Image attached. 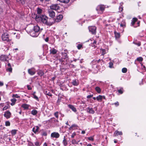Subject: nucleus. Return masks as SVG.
<instances>
[{
    "instance_id": "1",
    "label": "nucleus",
    "mask_w": 146,
    "mask_h": 146,
    "mask_svg": "<svg viewBox=\"0 0 146 146\" xmlns=\"http://www.w3.org/2000/svg\"><path fill=\"white\" fill-rule=\"evenodd\" d=\"M35 19L36 21H41L44 24L47 25L51 26L54 24L53 22H48V18L45 15L41 16L36 15Z\"/></svg>"
},
{
    "instance_id": "2",
    "label": "nucleus",
    "mask_w": 146,
    "mask_h": 146,
    "mask_svg": "<svg viewBox=\"0 0 146 146\" xmlns=\"http://www.w3.org/2000/svg\"><path fill=\"white\" fill-rule=\"evenodd\" d=\"M42 30V29L41 28L40 29V27L38 25H36L34 27L33 29V31L31 32L30 35L32 36L36 37L38 35L36 33H38L39 31Z\"/></svg>"
},
{
    "instance_id": "3",
    "label": "nucleus",
    "mask_w": 146,
    "mask_h": 146,
    "mask_svg": "<svg viewBox=\"0 0 146 146\" xmlns=\"http://www.w3.org/2000/svg\"><path fill=\"white\" fill-rule=\"evenodd\" d=\"M1 38L3 41H6L7 42L9 41V35L7 33H4L2 34Z\"/></svg>"
},
{
    "instance_id": "4",
    "label": "nucleus",
    "mask_w": 146,
    "mask_h": 146,
    "mask_svg": "<svg viewBox=\"0 0 146 146\" xmlns=\"http://www.w3.org/2000/svg\"><path fill=\"white\" fill-rule=\"evenodd\" d=\"M105 7L104 5H98L96 9V10L100 13H102L104 11Z\"/></svg>"
},
{
    "instance_id": "5",
    "label": "nucleus",
    "mask_w": 146,
    "mask_h": 146,
    "mask_svg": "<svg viewBox=\"0 0 146 146\" xmlns=\"http://www.w3.org/2000/svg\"><path fill=\"white\" fill-rule=\"evenodd\" d=\"M48 13L49 17L51 18H54L55 15V12L51 9H48Z\"/></svg>"
},
{
    "instance_id": "6",
    "label": "nucleus",
    "mask_w": 146,
    "mask_h": 146,
    "mask_svg": "<svg viewBox=\"0 0 146 146\" xmlns=\"http://www.w3.org/2000/svg\"><path fill=\"white\" fill-rule=\"evenodd\" d=\"M89 31L92 34H95L96 32V27L95 26H90L88 27Z\"/></svg>"
},
{
    "instance_id": "7",
    "label": "nucleus",
    "mask_w": 146,
    "mask_h": 146,
    "mask_svg": "<svg viewBox=\"0 0 146 146\" xmlns=\"http://www.w3.org/2000/svg\"><path fill=\"white\" fill-rule=\"evenodd\" d=\"M63 18V16L61 15H58L57 16L56 19H54V23L55 22L58 23L61 21Z\"/></svg>"
},
{
    "instance_id": "8",
    "label": "nucleus",
    "mask_w": 146,
    "mask_h": 146,
    "mask_svg": "<svg viewBox=\"0 0 146 146\" xmlns=\"http://www.w3.org/2000/svg\"><path fill=\"white\" fill-rule=\"evenodd\" d=\"M59 8L60 7L58 4H53L50 6V9H49L56 10L59 9Z\"/></svg>"
},
{
    "instance_id": "9",
    "label": "nucleus",
    "mask_w": 146,
    "mask_h": 146,
    "mask_svg": "<svg viewBox=\"0 0 146 146\" xmlns=\"http://www.w3.org/2000/svg\"><path fill=\"white\" fill-rule=\"evenodd\" d=\"M28 71L29 74L31 75H34L36 73L35 69L34 68L29 69L28 70Z\"/></svg>"
},
{
    "instance_id": "10",
    "label": "nucleus",
    "mask_w": 146,
    "mask_h": 146,
    "mask_svg": "<svg viewBox=\"0 0 146 146\" xmlns=\"http://www.w3.org/2000/svg\"><path fill=\"white\" fill-rule=\"evenodd\" d=\"M59 136V134L58 133L56 132L52 133L51 134V137L53 138L55 137L57 138H58Z\"/></svg>"
},
{
    "instance_id": "11",
    "label": "nucleus",
    "mask_w": 146,
    "mask_h": 146,
    "mask_svg": "<svg viewBox=\"0 0 146 146\" xmlns=\"http://www.w3.org/2000/svg\"><path fill=\"white\" fill-rule=\"evenodd\" d=\"M11 115V113L10 112L8 111L5 112L4 115L5 117H6L7 119H8L10 117Z\"/></svg>"
},
{
    "instance_id": "12",
    "label": "nucleus",
    "mask_w": 146,
    "mask_h": 146,
    "mask_svg": "<svg viewBox=\"0 0 146 146\" xmlns=\"http://www.w3.org/2000/svg\"><path fill=\"white\" fill-rule=\"evenodd\" d=\"M37 14L36 15H35L34 14L35 16H34L33 17H36V15H39V16H41V14L42 13V10L39 8L38 7L37 8Z\"/></svg>"
},
{
    "instance_id": "13",
    "label": "nucleus",
    "mask_w": 146,
    "mask_h": 146,
    "mask_svg": "<svg viewBox=\"0 0 146 146\" xmlns=\"http://www.w3.org/2000/svg\"><path fill=\"white\" fill-rule=\"evenodd\" d=\"M87 112L89 113L93 114L95 113V111L92 108H87Z\"/></svg>"
},
{
    "instance_id": "14",
    "label": "nucleus",
    "mask_w": 146,
    "mask_h": 146,
    "mask_svg": "<svg viewBox=\"0 0 146 146\" xmlns=\"http://www.w3.org/2000/svg\"><path fill=\"white\" fill-rule=\"evenodd\" d=\"M68 107L71 109L73 111L76 112V110L74 107L71 105L69 104L68 106Z\"/></svg>"
},
{
    "instance_id": "15",
    "label": "nucleus",
    "mask_w": 146,
    "mask_h": 146,
    "mask_svg": "<svg viewBox=\"0 0 146 146\" xmlns=\"http://www.w3.org/2000/svg\"><path fill=\"white\" fill-rule=\"evenodd\" d=\"M119 24L121 27L123 28L125 27L126 23L125 20H123Z\"/></svg>"
},
{
    "instance_id": "16",
    "label": "nucleus",
    "mask_w": 146,
    "mask_h": 146,
    "mask_svg": "<svg viewBox=\"0 0 146 146\" xmlns=\"http://www.w3.org/2000/svg\"><path fill=\"white\" fill-rule=\"evenodd\" d=\"M39 129V127L38 126H36L33 128V131L35 133L37 132Z\"/></svg>"
},
{
    "instance_id": "17",
    "label": "nucleus",
    "mask_w": 146,
    "mask_h": 146,
    "mask_svg": "<svg viewBox=\"0 0 146 146\" xmlns=\"http://www.w3.org/2000/svg\"><path fill=\"white\" fill-rule=\"evenodd\" d=\"M57 50L54 48H52V49L50 50V53L54 54L57 53Z\"/></svg>"
},
{
    "instance_id": "18",
    "label": "nucleus",
    "mask_w": 146,
    "mask_h": 146,
    "mask_svg": "<svg viewBox=\"0 0 146 146\" xmlns=\"http://www.w3.org/2000/svg\"><path fill=\"white\" fill-rule=\"evenodd\" d=\"M114 33L115 38L117 39L119 38L120 36V34L119 33H117L116 31L114 32Z\"/></svg>"
},
{
    "instance_id": "19",
    "label": "nucleus",
    "mask_w": 146,
    "mask_h": 146,
    "mask_svg": "<svg viewBox=\"0 0 146 146\" xmlns=\"http://www.w3.org/2000/svg\"><path fill=\"white\" fill-rule=\"evenodd\" d=\"M103 99V97L102 96L99 95L96 97V99L98 101H102Z\"/></svg>"
},
{
    "instance_id": "20",
    "label": "nucleus",
    "mask_w": 146,
    "mask_h": 146,
    "mask_svg": "<svg viewBox=\"0 0 146 146\" xmlns=\"http://www.w3.org/2000/svg\"><path fill=\"white\" fill-rule=\"evenodd\" d=\"M137 21V19L136 18H134L132 20L131 24L132 26H134V25L135 22Z\"/></svg>"
},
{
    "instance_id": "21",
    "label": "nucleus",
    "mask_w": 146,
    "mask_h": 146,
    "mask_svg": "<svg viewBox=\"0 0 146 146\" xmlns=\"http://www.w3.org/2000/svg\"><path fill=\"white\" fill-rule=\"evenodd\" d=\"M21 106L25 109H28L29 107V105L26 104H23Z\"/></svg>"
},
{
    "instance_id": "22",
    "label": "nucleus",
    "mask_w": 146,
    "mask_h": 146,
    "mask_svg": "<svg viewBox=\"0 0 146 146\" xmlns=\"http://www.w3.org/2000/svg\"><path fill=\"white\" fill-rule=\"evenodd\" d=\"M0 60L3 61H5L6 60V56L5 55H1L0 57Z\"/></svg>"
},
{
    "instance_id": "23",
    "label": "nucleus",
    "mask_w": 146,
    "mask_h": 146,
    "mask_svg": "<svg viewBox=\"0 0 146 146\" xmlns=\"http://www.w3.org/2000/svg\"><path fill=\"white\" fill-rule=\"evenodd\" d=\"M11 100L12 102L11 104V105L13 106L15 104V103L17 101V100L15 98H13L11 99Z\"/></svg>"
},
{
    "instance_id": "24",
    "label": "nucleus",
    "mask_w": 146,
    "mask_h": 146,
    "mask_svg": "<svg viewBox=\"0 0 146 146\" xmlns=\"http://www.w3.org/2000/svg\"><path fill=\"white\" fill-rule=\"evenodd\" d=\"M115 136H117L118 135H121L122 134V133L121 131H115Z\"/></svg>"
},
{
    "instance_id": "25",
    "label": "nucleus",
    "mask_w": 146,
    "mask_h": 146,
    "mask_svg": "<svg viewBox=\"0 0 146 146\" xmlns=\"http://www.w3.org/2000/svg\"><path fill=\"white\" fill-rule=\"evenodd\" d=\"M17 2H19L22 5H23L25 3V0H16Z\"/></svg>"
},
{
    "instance_id": "26",
    "label": "nucleus",
    "mask_w": 146,
    "mask_h": 146,
    "mask_svg": "<svg viewBox=\"0 0 146 146\" xmlns=\"http://www.w3.org/2000/svg\"><path fill=\"white\" fill-rule=\"evenodd\" d=\"M63 143L64 146H66L67 145V142L66 139L65 138V137L64 136Z\"/></svg>"
},
{
    "instance_id": "27",
    "label": "nucleus",
    "mask_w": 146,
    "mask_h": 146,
    "mask_svg": "<svg viewBox=\"0 0 146 146\" xmlns=\"http://www.w3.org/2000/svg\"><path fill=\"white\" fill-rule=\"evenodd\" d=\"M59 1L60 2L64 3H67L69 1V0H57Z\"/></svg>"
},
{
    "instance_id": "28",
    "label": "nucleus",
    "mask_w": 146,
    "mask_h": 146,
    "mask_svg": "<svg viewBox=\"0 0 146 146\" xmlns=\"http://www.w3.org/2000/svg\"><path fill=\"white\" fill-rule=\"evenodd\" d=\"M72 84L74 86H76L78 84V82L76 80H73L72 82Z\"/></svg>"
},
{
    "instance_id": "29",
    "label": "nucleus",
    "mask_w": 146,
    "mask_h": 146,
    "mask_svg": "<svg viewBox=\"0 0 146 146\" xmlns=\"http://www.w3.org/2000/svg\"><path fill=\"white\" fill-rule=\"evenodd\" d=\"M37 113V111L36 110H33L31 111V114L33 115H35Z\"/></svg>"
},
{
    "instance_id": "30",
    "label": "nucleus",
    "mask_w": 146,
    "mask_h": 146,
    "mask_svg": "<svg viewBox=\"0 0 146 146\" xmlns=\"http://www.w3.org/2000/svg\"><path fill=\"white\" fill-rule=\"evenodd\" d=\"M96 91L99 93H100L101 91V89L98 87H96L95 88Z\"/></svg>"
},
{
    "instance_id": "31",
    "label": "nucleus",
    "mask_w": 146,
    "mask_h": 146,
    "mask_svg": "<svg viewBox=\"0 0 146 146\" xmlns=\"http://www.w3.org/2000/svg\"><path fill=\"white\" fill-rule=\"evenodd\" d=\"M38 74L40 76H42L44 75V73L42 71L40 70L38 71Z\"/></svg>"
},
{
    "instance_id": "32",
    "label": "nucleus",
    "mask_w": 146,
    "mask_h": 146,
    "mask_svg": "<svg viewBox=\"0 0 146 146\" xmlns=\"http://www.w3.org/2000/svg\"><path fill=\"white\" fill-rule=\"evenodd\" d=\"M17 130L15 129L11 131V133L12 135H15L17 133Z\"/></svg>"
},
{
    "instance_id": "33",
    "label": "nucleus",
    "mask_w": 146,
    "mask_h": 146,
    "mask_svg": "<svg viewBox=\"0 0 146 146\" xmlns=\"http://www.w3.org/2000/svg\"><path fill=\"white\" fill-rule=\"evenodd\" d=\"M44 93L46 94L49 96H52V94L48 91H46Z\"/></svg>"
},
{
    "instance_id": "34",
    "label": "nucleus",
    "mask_w": 146,
    "mask_h": 146,
    "mask_svg": "<svg viewBox=\"0 0 146 146\" xmlns=\"http://www.w3.org/2000/svg\"><path fill=\"white\" fill-rule=\"evenodd\" d=\"M127 71V69L125 68H124L122 69V72L123 73H125Z\"/></svg>"
},
{
    "instance_id": "35",
    "label": "nucleus",
    "mask_w": 146,
    "mask_h": 146,
    "mask_svg": "<svg viewBox=\"0 0 146 146\" xmlns=\"http://www.w3.org/2000/svg\"><path fill=\"white\" fill-rule=\"evenodd\" d=\"M137 60L139 61H142L143 60V58L142 57H140L137 58Z\"/></svg>"
},
{
    "instance_id": "36",
    "label": "nucleus",
    "mask_w": 146,
    "mask_h": 146,
    "mask_svg": "<svg viewBox=\"0 0 146 146\" xmlns=\"http://www.w3.org/2000/svg\"><path fill=\"white\" fill-rule=\"evenodd\" d=\"M82 47V45L81 44H78L77 46L78 49H80Z\"/></svg>"
},
{
    "instance_id": "37",
    "label": "nucleus",
    "mask_w": 146,
    "mask_h": 146,
    "mask_svg": "<svg viewBox=\"0 0 146 146\" xmlns=\"http://www.w3.org/2000/svg\"><path fill=\"white\" fill-rule=\"evenodd\" d=\"M5 124L6 126H9L10 125V122L8 121H6Z\"/></svg>"
},
{
    "instance_id": "38",
    "label": "nucleus",
    "mask_w": 146,
    "mask_h": 146,
    "mask_svg": "<svg viewBox=\"0 0 146 146\" xmlns=\"http://www.w3.org/2000/svg\"><path fill=\"white\" fill-rule=\"evenodd\" d=\"M54 115L56 118H58V112L57 111L55 112L54 113Z\"/></svg>"
},
{
    "instance_id": "39",
    "label": "nucleus",
    "mask_w": 146,
    "mask_h": 146,
    "mask_svg": "<svg viewBox=\"0 0 146 146\" xmlns=\"http://www.w3.org/2000/svg\"><path fill=\"white\" fill-rule=\"evenodd\" d=\"M13 97H14L16 98H19L20 96L17 94H13Z\"/></svg>"
},
{
    "instance_id": "40",
    "label": "nucleus",
    "mask_w": 146,
    "mask_h": 146,
    "mask_svg": "<svg viewBox=\"0 0 146 146\" xmlns=\"http://www.w3.org/2000/svg\"><path fill=\"white\" fill-rule=\"evenodd\" d=\"M33 96V98L34 99H35L36 100H37L38 101H39L38 97L35 95Z\"/></svg>"
},
{
    "instance_id": "41",
    "label": "nucleus",
    "mask_w": 146,
    "mask_h": 146,
    "mask_svg": "<svg viewBox=\"0 0 146 146\" xmlns=\"http://www.w3.org/2000/svg\"><path fill=\"white\" fill-rule=\"evenodd\" d=\"M109 67L110 68H112L113 67V63L112 62H110L109 63Z\"/></svg>"
},
{
    "instance_id": "42",
    "label": "nucleus",
    "mask_w": 146,
    "mask_h": 146,
    "mask_svg": "<svg viewBox=\"0 0 146 146\" xmlns=\"http://www.w3.org/2000/svg\"><path fill=\"white\" fill-rule=\"evenodd\" d=\"M88 139L90 140L93 141L94 140V138L92 137H90L88 138Z\"/></svg>"
},
{
    "instance_id": "43",
    "label": "nucleus",
    "mask_w": 146,
    "mask_h": 146,
    "mask_svg": "<svg viewBox=\"0 0 146 146\" xmlns=\"http://www.w3.org/2000/svg\"><path fill=\"white\" fill-rule=\"evenodd\" d=\"M93 94H92V95H88L87 96V98H90L91 97H92L93 96Z\"/></svg>"
},
{
    "instance_id": "44",
    "label": "nucleus",
    "mask_w": 146,
    "mask_h": 146,
    "mask_svg": "<svg viewBox=\"0 0 146 146\" xmlns=\"http://www.w3.org/2000/svg\"><path fill=\"white\" fill-rule=\"evenodd\" d=\"M12 69L11 67H10L9 68L7 69V70L10 72H11L12 71Z\"/></svg>"
},
{
    "instance_id": "45",
    "label": "nucleus",
    "mask_w": 146,
    "mask_h": 146,
    "mask_svg": "<svg viewBox=\"0 0 146 146\" xmlns=\"http://www.w3.org/2000/svg\"><path fill=\"white\" fill-rule=\"evenodd\" d=\"M72 143L73 144L77 143L75 139H73L72 141Z\"/></svg>"
},
{
    "instance_id": "46",
    "label": "nucleus",
    "mask_w": 146,
    "mask_h": 146,
    "mask_svg": "<svg viewBox=\"0 0 146 146\" xmlns=\"http://www.w3.org/2000/svg\"><path fill=\"white\" fill-rule=\"evenodd\" d=\"M9 108L8 106H6L4 107L3 108V110H6V109H8Z\"/></svg>"
},
{
    "instance_id": "47",
    "label": "nucleus",
    "mask_w": 146,
    "mask_h": 146,
    "mask_svg": "<svg viewBox=\"0 0 146 146\" xmlns=\"http://www.w3.org/2000/svg\"><path fill=\"white\" fill-rule=\"evenodd\" d=\"M76 135V134L75 133H73L72 134V135H71V137L72 138H73L74 137V136Z\"/></svg>"
},
{
    "instance_id": "48",
    "label": "nucleus",
    "mask_w": 146,
    "mask_h": 146,
    "mask_svg": "<svg viewBox=\"0 0 146 146\" xmlns=\"http://www.w3.org/2000/svg\"><path fill=\"white\" fill-rule=\"evenodd\" d=\"M35 144L36 146H38L40 145L39 143L38 142H35Z\"/></svg>"
},
{
    "instance_id": "49",
    "label": "nucleus",
    "mask_w": 146,
    "mask_h": 146,
    "mask_svg": "<svg viewBox=\"0 0 146 146\" xmlns=\"http://www.w3.org/2000/svg\"><path fill=\"white\" fill-rule=\"evenodd\" d=\"M118 92L121 94H122L123 93V91L121 89L118 90Z\"/></svg>"
},
{
    "instance_id": "50",
    "label": "nucleus",
    "mask_w": 146,
    "mask_h": 146,
    "mask_svg": "<svg viewBox=\"0 0 146 146\" xmlns=\"http://www.w3.org/2000/svg\"><path fill=\"white\" fill-rule=\"evenodd\" d=\"M116 106H117L119 105V103L118 102H115L114 104Z\"/></svg>"
},
{
    "instance_id": "51",
    "label": "nucleus",
    "mask_w": 146,
    "mask_h": 146,
    "mask_svg": "<svg viewBox=\"0 0 146 146\" xmlns=\"http://www.w3.org/2000/svg\"><path fill=\"white\" fill-rule=\"evenodd\" d=\"M27 87L29 90H31L32 88L30 87V86L29 85H27Z\"/></svg>"
},
{
    "instance_id": "52",
    "label": "nucleus",
    "mask_w": 146,
    "mask_h": 146,
    "mask_svg": "<svg viewBox=\"0 0 146 146\" xmlns=\"http://www.w3.org/2000/svg\"><path fill=\"white\" fill-rule=\"evenodd\" d=\"M91 44V46L93 47H94V48L96 47V44Z\"/></svg>"
},
{
    "instance_id": "53",
    "label": "nucleus",
    "mask_w": 146,
    "mask_h": 146,
    "mask_svg": "<svg viewBox=\"0 0 146 146\" xmlns=\"http://www.w3.org/2000/svg\"><path fill=\"white\" fill-rule=\"evenodd\" d=\"M16 37L17 39H19L20 37V36L19 34H18L16 36Z\"/></svg>"
},
{
    "instance_id": "54",
    "label": "nucleus",
    "mask_w": 146,
    "mask_h": 146,
    "mask_svg": "<svg viewBox=\"0 0 146 146\" xmlns=\"http://www.w3.org/2000/svg\"><path fill=\"white\" fill-rule=\"evenodd\" d=\"M52 120H54V121H55V122H58V121L57 120H56V119H55L54 118H52L51 119Z\"/></svg>"
},
{
    "instance_id": "55",
    "label": "nucleus",
    "mask_w": 146,
    "mask_h": 146,
    "mask_svg": "<svg viewBox=\"0 0 146 146\" xmlns=\"http://www.w3.org/2000/svg\"><path fill=\"white\" fill-rule=\"evenodd\" d=\"M97 42L96 40H94L93 43L91 44H96Z\"/></svg>"
},
{
    "instance_id": "56",
    "label": "nucleus",
    "mask_w": 146,
    "mask_h": 146,
    "mask_svg": "<svg viewBox=\"0 0 146 146\" xmlns=\"http://www.w3.org/2000/svg\"><path fill=\"white\" fill-rule=\"evenodd\" d=\"M3 85V82L0 81V86H2Z\"/></svg>"
},
{
    "instance_id": "57",
    "label": "nucleus",
    "mask_w": 146,
    "mask_h": 146,
    "mask_svg": "<svg viewBox=\"0 0 146 146\" xmlns=\"http://www.w3.org/2000/svg\"><path fill=\"white\" fill-rule=\"evenodd\" d=\"M45 41L46 42H47L48 41V37L46 38L45 39Z\"/></svg>"
},
{
    "instance_id": "58",
    "label": "nucleus",
    "mask_w": 146,
    "mask_h": 146,
    "mask_svg": "<svg viewBox=\"0 0 146 146\" xmlns=\"http://www.w3.org/2000/svg\"><path fill=\"white\" fill-rule=\"evenodd\" d=\"M139 23H140V22H138L137 23V26H134V27H137L139 26Z\"/></svg>"
},
{
    "instance_id": "59",
    "label": "nucleus",
    "mask_w": 146,
    "mask_h": 146,
    "mask_svg": "<svg viewBox=\"0 0 146 146\" xmlns=\"http://www.w3.org/2000/svg\"><path fill=\"white\" fill-rule=\"evenodd\" d=\"M2 12V8L0 7V14H1Z\"/></svg>"
},
{
    "instance_id": "60",
    "label": "nucleus",
    "mask_w": 146,
    "mask_h": 146,
    "mask_svg": "<svg viewBox=\"0 0 146 146\" xmlns=\"http://www.w3.org/2000/svg\"><path fill=\"white\" fill-rule=\"evenodd\" d=\"M85 131H82L81 132V133L82 134H84L85 133Z\"/></svg>"
},
{
    "instance_id": "61",
    "label": "nucleus",
    "mask_w": 146,
    "mask_h": 146,
    "mask_svg": "<svg viewBox=\"0 0 146 146\" xmlns=\"http://www.w3.org/2000/svg\"><path fill=\"white\" fill-rule=\"evenodd\" d=\"M89 40H90L91 41H92L94 40L92 38L90 39L89 40H88V41H89Z\"/></svg>"
},
{
    "instance_id": "62",
    "label": "nucleus",
    "mask_w": 146,
    "mask_h": 146,
    "mask_svg": "<svg viewBox=\"0 0 146 146\" xmlns=\"http://www.w3.org/2000/svg\"><path fill=\"white\" fill-rule=\"evenodd\" d=\"M43 146H47V145L46 144V143H44V145H43Z\"/></svg>"
},
{
    "instance_id": "63",
    "label": "nucleus",
    "mask_w": 146,
    "mask_h": 146,
    "mask_svg": "<svg viewBox=\"0 0 146 146\" xmlns=\"http://www.w3.org/2000/svg\"><path fill=\"white\" fill-rule=\"evenodd\" d=\"M7 66H9V67H11V64L10 63H8L7 64Z\"/></svg>"
},
{
    "instance_id": "64",
    "label": "nucleus",
    "mask_w": 146,
    "mask_h": 146,
    "mask_svg": "<svg viewBox=\"0 0 146 146\" xmlns=\"http://www.w3.org/2000/svg\"><path fill=\"white\" fill-rule=\"evenodd\" d=\"M137 45L138 46H139L141 45V44L140 43H138V44H137Z\"/></svg>"
}]
</instances>
